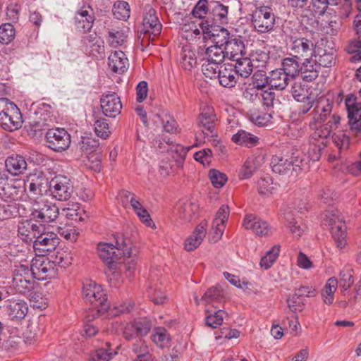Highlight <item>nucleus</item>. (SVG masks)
<instances>
[{
    "label": "nucleus",
    "mask_w": 361,
    "mask_h": 361,
    "mask_svg": "<svg viewBox=\"0 0 361 361\" xmlns=\"http://www.w3.org/2000/svg\"><path fill=\"white\" fill-rule=\"evenodd\" d=\"M332 109L333 102L329 99L320 97L315 102L309 123L310 128L314 130L311 135L313 140L327 138L338 128L341 118L337 114H331Z\"/></svg>",
    "instance_id": "1"
},
{
    "label": "nucleus",
    "mask_w": 361,
    "mask_h": 361,
    "mask_svg": "<svg viewBox=\"0 0 361 361\" xmlns=\"http://www.w3.org/2000/svg\"><path fill=\"white\" fill-rule=\"evenodd\" d=\"M115 245L112 243H99L97 246L98 255L109 269H114L116 263L121 256L130 257L132 255L131 240L123 235L115 236Z\"/></svg>",
    "instance_id": "2"
},
{
    "label": "nucleus",
    "mask_w": 361,
    "mask_h": 361,
    "mask_svg": "<svg viewBox=\"0 0 361 361\" xmlns=\"http://www.w3.org/2000/svg\"><path fill=\"white\" fill-rule=\"evenodd\" d=\"M302 154L299 151L292 153L290 158L281 155L273 156L271 160L272 171L281 175L295 177L303 166Z\"/></svg>",
    "instance_id": "3"
},
{
    "label": "nucleus",
    "mask_w": 361,
    "mask_h": 361,
    "mask_svg": "<svg viewBox=\"0 0 361 361\" xmlns=\"http://www.w3.org/2000/svg\"><path fill=\"white\" fill-rule=\"evenodd\" d=\"M23 116L18 107L7 98H0V124L6 130L21 128Z\"/></svg>",
    "instance_id": "4"
},
{
    "label": "nucleus",
    "mask_w": 361,
    "mask_h": 361,
    "mask_svg": "<svg viewBox=\"0 0 361 361\" xmlns=\"http://www.w3.org/2000/svg\"><path fill=\"white\" fill-rule=\"evenodd\" d=\"M82 295L85 300L90 302L99 313L106 312L109 302L102 287L96 282L87 280L83 283Z\"/></svg>",
    "instance_id": "5"
},
{
    "label": "nucleus",
    "mask_w": 361,
    "mask_h": 361,
    "mask_svg": "<svg viewBox=\"0 0 361 361\" xmlns=\"http://www.w3.org/2000/svg\"><path fill=\"white\" fill-rule=\"evenodd\" d=\"M34 279L27 265L16 266L13 271L11 287L17 293L27 295L34 288Z\"/></svg>",
    "instance_id": "6"
},
{
    "label": "nucleus",
    "mask_w": 361,
    "mask_h": 361,
    "mask_svg": "<svg viewBox=\"0 0 361 361\" xmlns=\"http://www.w3.org/2000/svg\"><path fill=\"white\" fill-rule=\"evenodd\" d=\"M59 216V208L45 200H35L31 207L30 217L40 223L54 222Z\"/></svg>",
    "instance_id": "7"
},
{
    "label": "nucleus",
    "mask_w": 361,
    "mask_h": 361,
    "mask_svg": "<svg viewBox=\"0 0 361 361\" xmlns=\"http://www.w3.org/2000/svg\"><path fill=\"white\" fill-rule=\"evenodd\" d=\"M161 29L162 25L157 16L156 11L150 5H146L144 8L142 27L140 30L144 34L142 41L145 39L148 42L154 41L161 34Z\"/></svg>",
    "instance_id": "8"
},
{
    "label": "nucleus",
    "mask_w": 361,
    "mask_h": 361,
    "mask_svg": "<svg viewBox=\"0 0 361 361\" xmlns=\"http://www.w3.org/2000/svg\"><path fill=\"white\" fill-rule=\"evenodd\" d=\"M252 24L259 33H267L273 30L275 25V16L269 6H259L253 11Z\"/></svg>",
    "instance_id": "9"
},
{
    "label": "nucleus",
    "mask_w": 361,
    "mask_h": 361,
    "mask_svg": "<svg viewBox=\"0 0 361 361\" xmlns=\"http://www.w3.org/2000/svg\"><path fill=\"white\" fill-rule=\"evenodd\" d=\"M330 226L331 233L338 247L342 249L345 245L346 226L342 219L334 211H328L324 219Z\"/></svg>",
    "instance_id": "10"
},
{
    "label": "nucleus",
    "mask_w": 361,
    "mask_h": 361,
    "mask_svg": "<svg viewBox=\"0 0 361 361\" xmlns=\"http://www.w3.org/2000/svg\"><path fill=\"white\" fill-rule=\"evenodd\" d=\"M49 189L53 198L59 201L68 200L73 192V185L71 179L63 175L56 176L51 180Z\"/></svg>",
    "instance_id": "11"
},
{
    "label": "nucleus",
    "mask_w": 361,
    "mask_h": 361,
    "mask_svg": "<svg viewBox=\"0 0 361 361\" xmlns=\"http://www.w3.org/2000/svg\"><path fill=\"white\" fill-rule=\"evenodd\" d=\"M47 146L54 152L66 150L71 145V135L64 129L56 128L49 129L45 135Z\"/></svg>",
    "instance_id": "12"
},
{
    "label": "nucleus",
    "mask_w": 361,
    "mask_h": 361,
    "mask_svg": "<svg viewBox=\"0 0 361 361\" xmlns=\"http://www.w3.org/2000/svg\"><path fill=\"white\" fill-rule=\"evenodd\" d=\"M59 244V238L54 232H45V227L36 234L33 240V247L39 255H45L54 250Z\"/></svg>",
    "instance_id": "13"
},
{
    "label": "nucleus",
    "mask_w": 361,
    "mask_h": 361,
    "mask_svg": "<svg viewBox=\"0 0 361 361\" xmlns=\"http://www.w3.org/2000/svg\"><path fill=\"white\" fill-rule=\"evenodd\" d=\"M30 270L35 279L43 281L55 275L56 264L44 255H39L32 259Z\"/></svg>",
    "instance_id": "14"
},
{
    "label": "nucleus",
    "mask_w": 361,
    "mask_h": 361,
    "mask_svg": "<svg viewBox=\"0 0 361 361\" xmlns=\"http://www.w3.org/2000/svg\"><path fill=\"white\" fill-rule=\"evenodd\" d=\"M200 26L202 27L203 39L204 41L211 39L214 44L219 47H225L227 42L233 37L230 36L228 31L225 28H219L207 20H202Z\"/></svg>",
    "instance_id": "15"
},
{
    "label": "nucleus",
    "mask_w": 361,
    "mask_h": 361,
    "mask_svg": "<svg viewBox=\"0 0 361 361\" xmlns=\"http://www.w3.org/2000/svg\"><path fill=\"white\" fill-rule=\"evenodd\" d=\"M216 123L217 117L213 107L205 106L201 109L197 117V126L204 135L211 137L216 136Z\"/></svg>",
    "instance_id": "16"
},
{
    "label": "nucleus",
    "mask_w": 361,
    "mask_h": 361,
    "mask_svg": "<svg viewBox=\"0 0 361 361\" xmlns=\"http://www.w3.org/2000/svg\"><path fill=\"white\" fill-rule=\"evenodd\" d=\"M288 48L291 51V56H294L297 59L300 60L312 58L316 53L312 40L306 37L291 39Z\"/></svg>",
    "instance_id": "17"
},
{
    "label": "nucleus",
    "mask_w": 361,
    "mask_h": 361,
    "mask_svg": "<svg viewBox=\"0 0 361 361\" xmlns=\"http://www.w3.org/2000/svg\"><path fill=\"white\" fill-rule=\"evenodd\" d=\"M49 182L43 172L35 171L27 176L25 188L35 197L41 196L49 188Z\"/></svg>",
    "instance_id": "18"
},
{
    "label": "nucleus",
    "mask_w": 361,
    "mask_h": 361,
    "mask_svg": "<svg viewBox=\"0 0 361 361\" xmlns=\"http://www.w3.org/2000/svg\"><path fill=\"white\" fill-rule=\"evenodd\" d=\"M5 311L8 319L14 322L23 319L28 312L27 302L18 298H8L4 305Z\"/></svg>",
    "instance_id": "19"
},
{
    "label": "nucleus",
    "mask_w": 361,
    "mask_h": 361,
    "mask_svg": "<svg viewBox=\"0 0 361 361\" xmlns=\"http://www.w3.org/2000/svg\"><path fill=\"white\" fill-rule=\"evenodd\" d=\"M103 114L110 118H115L121 114L122 104L120 97L114 92L104 94L101 99Z\"/></svg>",
    "instance_id": "20"
},
{
    "label": "nucleus",
    "mask_w": 361,
    "mask_h": 361,
    "mask_svg": "<svg viewBox=\"0 0 361 361\" xmlns=\"http://www.w3.org/2000/svg\"><path fill=\"white\" fill-rule=\"evenodd\" d=\"M229 216V209L226 205H222L216 214V216L212 222V230L214 233L211 242H217L223 235L226 222Z\"/></svg>",
    "instance_id": "21"
},
{
    "label": "nucleus",
    "mask_w": 361,
    "mask_h": 361,
    "mask_svg": "<svg viewBox=\"0 0 361 361\" xmlns=\"http://www.w3.org/2000/svg\"><path fill=\"white\" fill-rule=\"evenodd\" d=\"M152 322L147 319H140L128 324L124 330V336L127 340H131L135 336H145L152 328Z\"/></svg>",
    "instance_id": "22"
},
{
    "label": "nucleus",
    "mask_w": 361,
    "mask_h": 361,
    "mask_svg": "<svg viewBox=\"0 0 361 361\" xmlns=\"http://www.w3.org/2000/svg\"><path fill=\"white\" fill-rule=\"evenodd\" d=\"M245 229H251L259 236L268 235L271 233L268 223L254 214H247L243 222Z\"/></svg>",
    "instance_id": "23"
},
{
    "label": "nucleus",
    "mask_w": 361,
    "mask_h": 361,
    "mask_svg": "<svg viewBox=\"0 0 361 361\" xmlns=\"http://www.w3.org/2000/svg\"><path fill=\"white\" fill-rule=\"evenodd\" d=\"M42 228L43 224H37L26 220L18 224V235L25 242H31Z\"/></svg>",
    "instance_id": "24"
},
{
    "label": "nucleus",
    "mask_w": 361,
    "mask_h": 361,
    "mask_svg": "<svg viewBox=\"0 0 361 361\" xmlns=\"http://www.w3.org/2000/svg\"><path fill=\"white\" fill-rule=\"evenodd\" d=\"M224 48L226 58L231 61L237 60L245 55V44L240 37L233 36Z\"/></svg>",
    "instance_id": "25"
},
{
    "label": "nucleus",
    "mask_w": 361,
    "mask_h": 361,
    "mask_svg": "<svg viewBox=\"0 0 361 361\" xmlns=\"http://www.w3.org/2000/svg\"><path fill=\"white\" fill-rule=\"evenodd\" d=\"M7 171L13 176L23 174L27 168L25 158L20 154H12L5 161Z\"/></svg>",
    "instance_id": "26"
},
{
    "label": "nucleus",
    "mask_w": 361,
    "mask_h": 361,
    "mask_svg": "<svg viewBox=\"0 0 361 361\" xmlns=\"http://www.w3.org/2000/svg\"><path fill=\"white\" fill-rule=\"evenodd\" d=\"M110 69L116 73L122 74L128 68V60L122 51H115L108 58Z\"/></svg>",
    "instance_id": "27"
},
{
    "label": "nucleus",
    "mask_w": 361,
    "mask_h": 361,
    "mask_svg": "<svg viewBox=\"0 0 361 361\" xmlns=\"http://www.w3.org/2000/svg\"><path fill=\"white\" fill-rule=\"evenodd\" d=\"M207 233V224L200 223L195 228L192 233L188 236L184 243L185 249L187 251L195 250L202 243Z\"/></svg>",
    "instance_id": "28"
},
{
    "label": "nucleus",
    "mask_w": 361,
    "mask_h": 361,
    "mask_svg": "<svg viewBox=\"0 0 361 361\" xmlns=\"http://www.w3.org/2000/svg\"><path fill=\"white\" fill-rule=\"evenodd\" d=\"M74 19L76 28L80 31L86 32L92 27L94 16L92 10L89 11L81 8L76 12Z\"/></svg>",
    "instance_id": "29"
},
{
    "label": "nucleus",
    "mask_w": 361,
    "mask_h": 361,
    "mask_svg": "<svg viewBox=\"0 0 361 361\" xmlns=\"http://www.w3.org/2000/svg\"><path fill=\"white\" fill-rule=\"evenodd\" d=\"M319 65L312 57L306 58L300 64V74L305 81L312 82L315 80L319 75Z\"/></svg>",
    "instance_id": "30"
},
{
    "label": "nucleus",
    "mask_w": 361,
    "mask_h": 361,
    "mask_svg": "<svg viewBox=\"0 0 361 361\" xmlns=\"http://www.w3.org/2000/svg\"><path fill=\"white\" fill-rule=\"evenodd\" d=\"M176 209V215L180 220L189 222L195 216L198 211V205L190 201L179 202Z\"/></svg>",
    "instance_id": "31"
},
{
    "label": "nucleus",
    "mask_w": 361,
    "mask_h": 361,
    "mask_svg": "<svg viewBox=\"0 0 361 361\" xmlns=\"http://www.w3.org/2000/svg\"><path fill=\"white\" fill-rule=\"evenodd\" d=\"M259 140L257 136L244 130H239L231 138L234 143L248 148L257 146Z\"/></svg>",
    "instance_id": "32"
},
{
    "label": "nucleus",
    "mask_w": 361,
    "mask_h": 361,
    "mask_svg": "<svg viewBox=\"0 0 361 361\" xmlns=\"http://www.w3.org/2000/svg\"><path fill=\"white\" fill-rule=\"evenodd\" d=\"M292 80L283 70L276 69L270 73L269 86L271 89L283 90Z\"/></svg>",
    "instance_id": "33"
},
{
    "label": "nucleus",
    "mask_w": 361,
    "mask_h": 361,
    "mask_svg": "<svg viewBox=\"0 0 361 361\" xmlns=\"http://www.w3.org/2000/svg\"><path fill=\"white\" fill-rule=\"evenodd\" d=\"M219 75L216 79L219 80V84L224 87L231 88L235 85L237 80L235 78L236 73L232 68V66L227 67L226 66H221L218 71Z\"/></svg>",
    "instance_id": "34"
},
{
    "label": "nucleus",
    "mask_w": 361,
    "mask_h": 361,
    "mask_svg": "<svg viewBox=\"0 0 361 361\" xmlns=\"http://www.w3.org/2000/svg\"><path fill=\"white\" fill-rule=\"evenodd\" d=\"M179 63L185 70H191L197 64L195 53L192 50L190 46L185 45L181 49L179 54Z\"/></svg>",
    "instance_id": "35"
},
{
    "label": "nucleus",
    "mask_w": 361,
    "mask_h": 361,
    "mask_svg": "<svg viewBox=\"0 0 361 361\" xmlns=\"http://www.w3.org/2000/svg\"><path fill=\"white\" fill-rule=\"evenodd\" d=\"M234 71L240 77L243 78H248L253 70V62L252 59L245 56L235 60Z\"/></svg>",
    "instance_id": "36"
},
{
    "label": "nucleus",
    "mask_w": 361,
    "mask_h": 361,
    "mask_svg": "<svg viewBox=\"0 0 361 361\" xmlns=\"http://www.w3.org/2000/svg\"><path fill=\"white\" fill-rule=\"evenodd\" d=\"M298 60L294 56L284 58L281 63L282 68H280L293 80L300 74V64Z\"/></svg>",
    "instance_id": "37"
},
{
    "label": "nucleus",
    "mask_w": 361,
    "mask_h": 361,
    "mask_svg": "<svg viewBox=\"0 0 361 361\" xmlns=\"http://www.w3.org/2000/svg\"><path fill=\"white\" fill-rule=\"evenodd\" d=\"M209 10L215 22L224 23L227 21L228 6L219 1H212L209 4Z\"/></svg>",
    "instance_id": "38"
},
{
    "label": "nucleus",
    "mask_w": 361,
    "mask_h": 361,
    "mask_svg": "<svg viewBox=\"0 0 361 361\" xmlns=\"http://www.w3.org/2000/svg\"><path fill=\"white\" fill-rule=\"evenodd\" d=\"M204 54V60L216 63H221L226 58L224 48L218 45H212L207 47Z\"/></svg>",
    "instance_id": "39"
},
{
    "label": "nucleus",
    "mask_w": 361,
    "mask_h": 361,
    "mask_svg": "<svg viewBox=\"0 0 361 361\" xmlns=\"http://www.w3.org/2000/svg\"><path fill=\"white\" fill-rule=\"evenodd\" d=\"M25 341L17 335H10L4 342L3 348L9 354H13L23 349Z\"/></svg>",
    "instance_id": "40"
},
{
    "label": "nucleus",
    "mask_w": 361,
    "mask_h": 361,
    "mask_svg": "<svg viewBox=\"0 0 361 361\" xmlns=\"http://www.w3.org/2000/svg\"><path fill=\"white\" fill-rule=\"evenodd\" d=\"M315 57L317 63L319 65V68L322 67H331L335 64L336 56L331 51L325 49H317L313 56Z\"/></svg>",
    "instance_id": "41"
},
{
    "label": "nucleus",
    "mask_w": 361,
    "mask_h": 361,
    "mask_svg": "<svg viewBox=\"0 0 361 361\" xmlns=\"http://www.w3.org/2000/svg\"><path fill=\"white\" fill-rule=\"evenodd\" d=\"M345 105L348 111V118L357 116L361 114V102L352 94L347 95L345 99Z\"/></svg>",
    "instance_id": "42"
},
{
    "label": "nucleus",
    "mask_w": 361,
    "mask_h": 361,
    "mask_svg": "<svg viewBox=\"0 0 361 361\" xmlns=\"http://www.w3.org/2000/svg\"><path fill=\"white\" fill-rule=\"evenodd\" d=\"M338 283L337 279L334 277L328 279L322 293V297L325 304L331 305L334 302V295L336 290Z\"/></svg>",
    "instance_id": "43"
},
{
    "label": "nucleus",
    "mask_w": 361,
    "mask_h": 361,
    "mask_svg": "<svg viewBox=\"0 0 361 361\" xmlns=\"http://www.w3.org/2000/svg\"><path fill=\"white\" fill-rule=\"evenodd\" d=\"M190 147H185L180 145H173L170 147L169 152L178 168H181Z\"/></svg>",
    "instance_id": "44"
},
{
    "label": "nucleus",
    "mask_w": 361,
    "mask_h": 361,
    "mask_svg": "<svg viewBox=\"0 0 361 361\" xmlns=\"http://www.w3.org/2000/svg\"><path fill=\"white\" fill-rule=\"evenodd\" d=\"M126 38L127 35L122 30L111 29L108 30L107 41L112 47L122 45L126 42Z\"/></svg>",
    "instance_id": "45"
},
{
    "label": "nucleus",
    "mask_w": 361,
    "mask_h": 361,
    "mask_svg": "<svg viewBox=\"0 0 361 361\" xmlns=\"http://www.w3.org/2000/svg\"><path fill=\"white\" fill-rule=\"evenodd\" d=\"M112 12L116 18L126 20L130 17V6L126 1H118L114 4Z\"/></svg>",
    "instance_id": "46"
},
{
    "label": "nucleus",
    "mask_w": 361,
    "mask_h": 361,
    "mask_svg": "<svg viewBox=\"0 0 361 361\" xmlns=\"http://www.w3.org/2000/svg\"><path fill=\"white\" fill-rule=\"evenodd\" d=\"M151 338L159 348H164L169 344L170 337L165 329L158 328L155 329Z\"/></svg>",
    "instance_id": "47"
},
{
    "label": "nucleus",
    "mask_w": 361,
    "mask_h": 361,
    "mask_svg": "<svg viewBox=\"0 0 361 361\" xmlns=\"http://www.w3.org/2000/svg\"><path fill=\"white\" fill-rule=\"evenodd\" d=\"M224 296V293L220 286H213L209 288L201 300L207 304L212 303L214 302H219L221 300Z\"/></svg>",
    "instance_id": "48"
},
{
    "label": "nucleus",
    "mask_w": 361,
    "mask_h": 361,
    "mask_svg": "<svg viewBox=\"0 0 361 361\" xmlns=\"http://www.w3.org/2000/svg\"><path fill=\"white\" fill-rule=\"evenodd\" d=\"M280 247L274 245L271 250L267 252L260 260V266L264 269H269L277 259L279 254Z\"/></svg>",
    "instance_id": "49"
},
{
    "label": "nucleus",
    "mask_w": 361,
    "mask_h": 361,
    "mask_svg": "<svg viewBox=\"0 0 361 361\" xmlns=\"http://www.w3.org/2000/svg\"><path fill=\"white\" fill-rule=\"evenodd\" d=\"M99 146V143L98 140L89 137H82L81 141L78 144L80 150L86 154L96 152Z\"/></svg>",
    "instance_id": "50"
},
{
    "label": "nucleus",
    "mask_w": 361,
    "mask_h": 361,
    "mask_svg": "<svg viewBox=\"0 0 361 361\" xmlns=\"http://www.w3.org/2000/svg\"><path fill=\"white\" fill-rule=\"evenodd\" d=\"M15 29L11 23H5L0 26V42L8 44L15 37Z\"/></svg>",
    "instance_id": "51"
},
{
    "label": "nucleus",
    "mask_w": 361,
    "mask_h": 361,
    "mask_svg": "<svg viewBox=\"0 0 361 361\" xmlns=\"http://www.w3.org/2000/svg\"><path fill=\"white\" fill-rule=\"evenodd\" d=\"M276 189V184L273 183L270 177L262 178L258 181V191L261 195L272 194Z\"/></svg>",
    "instance_id": "52"
},
{
    "label": "nucleus",
    "mask_w": 361,
    "mask_h": 361,
    "mask_svg": "<svg viewBox=\"0 0 361 361\" xmlns=\"http://www.w3.org/2000/svg\"><path fill=\"white\" fill-rule=\"evenodd\" d=\"M219 64L205 60V62L202 66V73L206 78L216 79L219 75L218 71L220 69Z\"/></svg>",
    "instance_id": "53"
},
{
    "label": "nucleus",
    "mask_w": 361,
    "mask_h": 361,
    "mask_svg": "<svg viewBox=\"0 0 361 361\" xmlns=\"http://www.w3.org/2000/svg\"><path fill=\"white\" fill-rule=\"evenodd\" d=\"M332 139L340 152L345 151L348 148L350 139L343 132L338 131L334 133L332 135Z\"/></svg>",
    "instance_id": "54"
},
{
    "label": "nucleus",
    "mask_w": 361,
    "mask_h": 361,
    "mask_svg": "<svg viewBox=\"0 0 361 361\" xmlns=\"http://www.w3.org/2000/svg\"><path fill=\"white\" fill-rule=\"evenodd\" d=\"M226 312L224 310H218L214 314H208L205 318L206 325L213 329L220 326L224 320Z\"/></svg>",
    "instance_id": "55"
},
{
    "label": "nucleus",
    "mask_w": 361,
    "mask_h": 361,
    "mask_svg": "<svg viewBox=\"0 0 361 361\" xmlns=\"http://www.w3.org/2000/svg\"><path fill=\"white\" fill-rule=\"evenodd\" d=\"M298 102L299 104L297 106V113L299 116L305 115L315 105L314 99L311 96H307L304 99L298 100Z\"/></svg>",
    "instance_id": "56"
},
{
    "label": "nucleus",
    "mask_w": 361,
    "mask_h": 361,
    "mask_svg": "<svg viewBox=\"0 0 361 361\" xmlns=\"http://www.w3.org/2000/svg\"><path fill=\"white\" fill-rule=\"evenodd\" d=\"M94 132L98 137L107 138L111 133L107 121L104 118L97 120L94 122Z\"/></svg>",
    "instance_id": "57"
},
{
    "label": "nucleus",
    "mask_w": 361,
    "mask_h": 361,
    "mask_svg": "<svg viewBox=\"0 0 361 361\" xmlns=\"http://www.w3.org/2000/svg\"><path fill=\"white\" fill-rule=\"evenodd\" d=\"M284 219L288 224L290 232L295 237H300L304 232V229L300 225H298V221H295L292 214L290 212L284 214Z\"/></svg>",
    "instance_id": "58"
},
{
    "label": "nucleus",
    "mask_w": 361,
    "mask_h": 361,
    "mask_svg": "<svg viewBox=\"0 0 361 361\" xmlns=\"http://www.w3.org/2000/svg\"><path fill=\"white\" fill-rule=\"evenodd\" d=\"M342 3V6L338 11V15L341 18H347L351 11L350 0H328V6H338Z\"/></svg>",
    "instance_id": "59"
},
{
    "label": "nucleus",
    "mask_w": 361,
    "mask_h": 361,
    "mask_svg": "<svg viewBox=\"0 0 361 361\" xmlns=\"http://www.w3.org/2000/svg\"><path fill=\"white\" fill-rule=\"evenodd\" d=\"M133 351L137 355V356L154 357L149 353V345L145 340L140 339L137 341L133 345Z\"/></svg>",
    "instance_id": "60"
},
{
    "label": "nucleus",
    "mask_w": 361,
    "mask_h": 361,
    "mask_svg": "<svg viewBox=\"0 0 361 361\" xmlns=\"http://www.w3.org/2000/svg\"><path fill=\"white\" fill-rule=\"evenodd\" d=\"M209 177L212 185L216 188L223 187L227 181L226 174L215 169L209 171Z\"/></svg>",
    "instance_id": "61"
},
{
    "label": "nucleus",
    "mask_w": 361,
    "mask_h": 361,
    "mask_svg": "<svg viewBox=\"0 0 361 361\" xmlns=\"http://www.w3.org/2000/svg\"><path fill=\"white\" fill-rule=\"evenodd\" d=\"M29 298L31 305L35 309L44 310L47 307V300L42 297L38 292L29 293Z\"/></svg>",
    "instance_id": "62"
},
{
    "label": "nucleus",
    "mask_w": 361,
    "mask_h": 361,
    "mask_svg": "<svg viewBox=\"0 0 361 361\" xmlns=\"http://www.w3.org/2000/svg\"><path fill=\"white\" fill-rule=\"evenodd\" d=\"M269 60L268 52L264 50L257 49L252 55V62H255L258 68H263Z\"/></svg>",
    "instance_id": "63"
},
{
    "label": "nucleus",
    "mask_w": 361,
    "mask_h": 361,
    "mask_svg": "<svg viewBox=\"0 0 361 361\" xmlns=\"http://www.w3.org/2000/svg\"><path fill=\"white\" fill-rule=\"evenodd\" d=\"M113 357V353L110 350L100 348L94 352L89 361H109Z\"/></svg>",
    "instance_id": "64"
}]
</instances>
